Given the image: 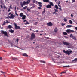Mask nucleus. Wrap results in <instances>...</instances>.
Here are the masks:
<instances>
[{
  "label": "nucleus",
  "instance_id": "obj_1",
  "mask_svg": "<svg viewBox=\"0 0 77 77\" xmlns=\"http://www.w3.org/2000/svg\"><path fill=\"white\" fill-rule=\"evenodd\" d=\"M63 52H64V53L67 54H68L69 56L70 55V54L72 52V50H67L66 51L65 50H63Z\"/></svg>",
  "mask_w": 77,
  "mask_h": 77
},
{
  "label": "nucleus",
  "instance_id": "obj_2",
  "mask_svg": "<svg viewBox=\"0 0 77 77\" xmlns=\"http://www.w3.org/2000/svg\"><path fill=\"white\" fill-rule=\"evenodd\" d=\"M1 33L2 34H4L5 36H7V37H9V35H8L7 32L6 31H4L3 30H1Z\"/></svg>",
  "mask_w": 77,
  "mask_h": 77
},
{
  "label": "nucleus",
  "instance_id": "obj_3",
  "mask_svg": "<svg viewBox=\"0 0 77 77\" xmlns=\"http://www.w3.org/2000/svg\"><path fill=\"white\" fill-rule=\"evenodd\" d=\"M14 26H15V29L16 30L21 29L20 27L19 26H17V24L16 23H14Z\"/></svg>",
  "mask_w": 77,
  "mask_h": 77
},
{
  "label": "nucleus",
  "instance_id": "obj_4",
  "mask_svg": "<svg viewBox=\"0 0 77 77\" xmlns=\"http://www.w3.org/2000/svg\"><path fill=\"white\" fill-rule=\"evenodd\" d=\"M20 5H21V7L23 8V5H25L26 4H27V3L26 2H25V1H24L23 2V3L22 2H20Z\"/></svg>",
  "mask_w": 77,
  "mask_h": 77
},
{
  "label": "nucleus",
  "instance_id": "obj_5",
  "mask_svg": "<svg viewBox=\"0 0 77 77\" xmlns=\"http://www.w3.org/2000/svg\"><path fill=\"white\" fill-rule=\"evenodd\" d=\"M31 37L30 38L31 40H32L34 38H35L36 36L35 35L34 33H32L31 35Z\"/></svg>",
  "mask_w": 77,
  "mask_h": 77
},
{
  "label": "nucleus",
  "instance_id": "obj_6",
  "mask_svg": "<svg viewBox=\"0 0 77 77\" xmlns=\"http://www.w3.org/2000/svg\"><path fill=\"white\" fill-rule=\"evenodd\" d=\"M63 43L64 45H67L68 46H69L70 45V43L64 41L63 42Z\"/></svg>",
  "mask_w": 77,
  "mask_h": 77
},
{
  "label": "nucleus",
  "instance_id": "obj_7",
  "mask_svg": "<svg viewBox=\"0 0 77 77\" xmlns=\"http://www.w3.org/2000/svg\"><path fill=\"white\" fill-rule=\"evenodd\" d=\"M66 32H67L68 33H70L72 32H75V31H74V30H71L70 29L67 30H66Z\"/></svg>",
  "mask_w": 77,
  "mask_h": 77
},
{
  "label": "nucleus",
  "instance_id": "obj_8",
  "mask_svg": "<svg viewBox=\"0 0 77 77\" xmlns=\"http://www.w3.org/2000/svg\"><path fill=\"white\" fill-rule=\"evenodd\" d=\"M15 15H13V14H11V16H8V17H9V18L14 19L15 17Z\"/></svg>",
  "mask_w": 77,
  "mask_h": 77
},
{
  "label": "nucleus",
  "instance_id": "obj_9",
  "mask_svg": "<svg viewBox=\"0 0 77 77\" xmlns=\"http://www.w3.org/2000/svg\"><path fill=\"white\" fill-rule=\"evenodd\" d=\"M47 25L49 26H52L53 25V24L51 23V22H50L47 23Z\"/></svg>",
  "mask_w": 77,
  "mask_h": 77
},
{
  "label": "nucleus",
  "instance_id": "obj_10",
  "mask_svg": "<svg viewBox=\"0 0 77 77\" xmlns=\"http://www.w3.org/2000/svg\"><path fill=\"white\" fill-rule=\"evenodd\" d=\"M38 3L39 4L38 5L40 7H42V3L41 2H38Z\"/></svg>",
  "mask_w": 77,
  "mask_h": 77
},
{
  "label": "nucleus",
  "instance_id": "obj_11",
  "mask_svg": "<svg viewBox=\"0 0 77 77\" xmlns=\"http://www.w3.org/2000/svg\"><path fill=\"white\" fill-rule=\"evenodd\" d=\"M9 32L11 33H13L14 32V30H12V29H11V30H9Z\"/></svg>",
  "mask_w": 77,
  "mask_h": 77
},
{
  "label": "nucleus",
  "instance_id": "obj_12",
  "mask_svg": "<svg viewBox=\"0 0 77 77\" xmlns=\"http://www.w3.org/2000/svg\"><path fill=\"white\" fill-rule=\"evenodd\" d=\"M72 38L75 41L77 40V39L75 36H74L73 35H72Z\"/></svg>",
  "mask_w": 77,
  "mask_h": 77
},
{
  "label": "nucleus",
  "instance_id": "obj_13",
  "mask_svg": "<svg viewBox=\"0 0 77 77\" xmlns=\"http://www.w3.org/2000/svg\"><path fill=\"white\" fill-rule=\"evenodd\" d=\"M58 31V29L57 27H56L55 29H54V32H55V33H57Z\"/></svg>",
  "mask_w": 77,
  "mask_h": 77
},
{
  "label": "nucleus",
  "instance_id": "obj_14",
  "mask_svg": "<svg viewBox=\"0 0 77 77\" xmlns=\"http://www.w3.org/2000/svg\"><path fill=\"white\" fill-rule=\"evenodd\" d=\"M23 56L26 57H28V56L26 54V53H24L23 54Z\"/></svg>",
  "mask_w": 77,
  "mask_h": 77
},
{
  "label": "nucleus",
  "instance_id": "obj_15",
  "mask_svg": "<svg viewBox=\"0 0 77 77\" xmlns=\"http://www.w3.org/2000/svg\"><path fill=\"white\" fill-rule=\"evenodd\" d=\"M46 7L47 8H51V6L50 5H47Z\"/></svg>",
  "mask_w": 77,
  "mask_h": 77
},
{
  "label": "nucleus",
  "instance_id": "obj_16",
  "mask_svg": "<svg viewBox=\"0 0 77 77\" xmlns=\"http://www.w3.org/2000/svg\"><path fill=\"white\" fill-rule=\"evenodd\" d=\"M25 15H23V13H21L20 14V17H22L23 16H24Z\"/></svg>",
  "mask_w": 77,
  "mask_h": 77
},
{
  "label": "nucleus",
  "instance_id": "obj_17",
  "mask_svg": "<svg viewBox=\"0 0 77 77\" xmlns=\"http://www.w3.org/2000/svg\"><path fill=\"white\" fill-rule=\"evenodd\" d=\"M22 17H22V19L24 20V19H25L26 16L25 15H24V16H23Z\"/></svg>",
  "mask_w": 77,
  "mask_h": 77
},
{
  "label": "nucleus",
  "instance_id": "obj_18",
  "mask_svg": "<svg viewBox=\"0 0 77 77\" xmlns=\"http://www.w3.org/2000/svg\"><path fill=\"white\" fill-rule=\"evenodd\" d=\"M26 2V3H27V4H29L30 2V0H27V2Z\"/></svg>",
  "mask_w": 77,
  "mask_h": 77
},
{
  "label": "nucleus",
  "instance_id": "obj_19",
  "mask_svg": "<svg viewBox=\"0 0 77 77\" xmlns=\"http://www.w3.org/2000/svg\"><path fill=\"white\" fill-rule=\"evenodd\" d=\"M8 29H12L13 28V27L11 25H9L8 26Z\"/></svg>",
  "mask_w": 77,
  "mask_h": 77
},
{
  "label": "nucleus",
  "instance_id": "obj_20",
  "mask_svg": "<svg viewBox=\"0 0 77 77\" xmlns=\"http://www.w3.org/2000/svg\"><path fill=\"white\" fill-rule=\"evenodd\" d=\"M73 27L72 25H67V26H66V27H67L68 28H70V27Z\"/></svg>",
  "mask_w": 77,
  "mask_h": 77
},
{
  "label": "nucleus",
  "instance_id": "obj_21",
  "mask_svg": "<svg viewBox=\"0 0 77 77\" xmlns=\"http://www.w3.org/2000/svg\"><path fill=\"white\" fill-rule=\"evenodd\" d=\"M43 1L44 2H49V0H43Z\"/></svg>",
  "mask_w": 77,
  "mask_h": 77
},
{
  "label": "nucleus",
  "instance_id": "obj_22",
  "mask_svg": "<svg viewBox=\"0 0 77 77\" xmlns=\"http://www.w3.org/2000/svg\"><path fill=\"white\" fill-rule=\"evenodd\" d=\"M40 62L41 63H46V62H45V61H44L42 60H41L40 61Z\"/></svg>",
  "mask_w": 77,
  "mask_h": 77
},
{
  "label": "nucleus",
  "instance_id": "obj_23",
  "mask_svg": "<svg viewBox=\"0 0 77 77\" xmlns=\"http://www.w3.org/2000/svg\"><path fill=\"white\" fill-rule=\"evenodd\" d=\"M63 67H66V68H68V67H69L70 66H63Z\"/></svg>",
  "mask_w": 77,
  "mask_h": 77
},
{
  "label": "nucleus",
  "instance_id": "obj_24",
  "mask_svg": "<svg viewBox=\"0 0 77 77\" xmlns=\"http://www.w3.org/2000/svg\"><path fill=\"white\" fill-rule=\"evenodd\" d=\"M72 61L75 62H77V58H75V59L74 60H72Z\"/></svg>",
  "mask_w": 77,
  "mask_h": 77
},
{
  "label": "nucleus",
  "instance_id": "obj_25",
  "mask_svg": "<svg viewBox=\"0 0 77 77\" xmlns=\"http://www.w3.org/2000/svg\"><path fill=\"white\" fill-rule=\"evenodd\" d=\"M63 34L64 35H68V34L66 32H63Z\"/></svg>",
  "mask_w": 77,
  "mask_h": 77
},
{
  "label": "nucleus",
  "instance_id": "obj_26",
  "mask_svg": "<svg viewBox=\"0 0 77 77\" xmlns=\"http://www.w3.org/2000/svg\"><path fill=\"white\" fill-rule=\"evenodd\" d=\"M50 5H51V6H54L53 3H52L51 2H50Z\"/></svg>",
  "mask_w": 77,
  "mask_h": 77
},
{
  "label": "nucleus",
  "instance_id": "obj_27",
  "mask_svg": "<svg viewBox=\"0 0 77 77\" xmlns=\"http://www.w3.org/2000/svg\"><path fill=\"white\" fill-rule=\"evenodd\" d=\"M54 11H55V12H58V10H57L56 9H54Z\"/></svg>",
  "mask_w": 77,
  "mask_h": 77
},
{
  "label": "nucleus",
  "instance_id": "obj_28",
  "mask_svg": "<svg viewBox=\"0 0 77 77\" xmlns=\"http://www.w3.org/2000/svg\"><path fill=\"white\" fill-rule=\"evenodd\" d=\"M55 8H56V9H58L59 8V7H58L57 5H55Z\"/></svg>",
  "mask_w": 77,
  "mask_h": 77
},
{
  "label": "nucleus",
  "instance_id": "obj_29",
  "mask_svg": "<svg viewBox=\"0 0 77 77\" xmlns=\"http://www.w3.org/2000/svg\"><path fill=\"white\" fill-rule=\"evenodd\" d=\"M45 9H44V11L42 12V14H45Z\"/></svg>",
  "mask_w": 77,
  "mask_h": 77
},
{
  "label": "nucleus",
  "instance_id": "obj_30",
  "mask_svg": "<svg viewBox=\"0 0 77 77\" xmlns=\"http://www.w3.org/2000/svg\"><path fill=\"white\" fill-rule=\"evenodd\" d=\"M36 0H32V3H33V4H34L35 3Z\"/></svg>",
  "mask_w": 77,
  "mask_h": 77
},
{
  "label": "nucleus",
  "instance_id": "obj_31",
  "mask_svg": "<svg viewBox=\"0 0 77 77\" xmlns=\"http://www.w3.org/2000/svg\"><path fill=\"white\" fill-rule=\"evenodd\" d=\"M69 23L70 24H72V22L71 20H69Z\"/></svg>",
  "mask_w": 77,
  "mask_h": 77
},
{
  "label": "nucleus",
  "instance_id": "obj_32",
  "mask_svg": "<svg viewBox=\"0 0 77 77\" xmlns=\"http://www.w3.org/2000/svg\"><path fill=\"white\" fill-rule=\"evenodd\" d=\"M0 3H1V4H2V5H3V4H4L2 0L0 1Z\"/></svg>",
  "mask_w": 77,
  "mask_h": 77
},
{
  "label": "nucleus",
  "instance_id": "obj_33",
  "mask_svg": "<svg viewBox=\"0 0 77 77\" xmlns=\"http://www.w3.org/2000/svg\"><path fill=\"white\" fill-rule=\"evenodd\" d=\"M29 24H30V23H28V22L27 21H26L25 25Z\"/></svg>",
  "mask_w": 77,
  "mask_h": 77
},
{
  "label": "nucleus",
  "instance_id": "obj_34",
  "mask_svg": "<svg viewBox=\"0 0 77 77\" xmlns=\"http://www.w3.org/2000/svg\"><path fill=\"white\" fill-rule=\"evenodd\" d=\"M6 22L5 21H4L3 24H2V25H5L6 24Z\"/></svg>",
  "mask_w": 77,
  "mask_h": 77
},
{
  "label": "nucleus",
  "instance_id": "obj_35",
  "mask_svg": "<svg viewBox=\"0 0 77 77\" xmlns=\"http://www.w3.org/2000/svg\"><path fill=\"white\" fill-rule=\"evenodd\" d=\"M27 8V6H26L25 7H23V9H26Z\"/></svg>",
  "mask_w": 77,
  "mask_h": 77
},
{
  "label": "nucleus",
  "instance_id": "obj_36",
  "mask_svg": "<svg viewBox=\"0 0 77 77\" xmlns=\"http://www.w3.org/2000/svg\"><path fill=\"white\" fill-rule=\"evenodd\" d=\"M63 20H64V21L65 22H67V20L66 19V18H64Z\"/></svg>",
  "mask_w": 77,
  "mask_h": 77
},
{
  "label": "nucleus",
  "instance_id": "obj_37",
  "mask_svg": "<svg viewBox=\"0 0 77 77\" xmlns=\"http://www.w3.org/2000/svg\"><path fill=\"white\" fill-rule=\"evenodd\" d=\"M58 5H59L60 4V1H58Z\"/></svg>",
  "mask_w": 77,
  "mask_h": 77
},
{
  "label": "nucleus",
  "instance_id": "obj_38",
  "mask_svg": "<svg viewBox=\"0 0 77 77\" xmlns=\"http://www.w3.org/2000/svg\"><path fill=\"white\" fill-rule=\"evenodd\" d=\"M66 73V71H65V72H61V74H62V73Z\"/></svg>",
  "mask_w": 77,
  "mask_h": 77
},
{
  "label": "nucleus",
  "instance_id": "obj_39",
  "mask_svg": "<svg viewBox=\"0 0 77 77\" xmlns=\"http://www.w3.org/2000/svg\"><path fill=\"white\" fill-rule=\"evenodd\" d=\"M75 0H72V3L75 2Z\"/></svg>",
  "mask_w": 77,
  "mask_h": 77
},
{
  "label": "nucleus",
  "instance_id": "obj_40",
  "mask_svg": "<svg viewBox=\"0 0 77 77\" xmlns=\"http://www.w3.org/2000/svg\"><path fill=\"white\" fill-rule=\"evenodd\" d=\"M15 14L17 16H18V14L16 13V11H15Z\"/></svg>",
  "mask_w": 77,
  "mask_h": 77
},
{
  "label": "nucleus",
  "instance_id": "obj_41",
  "mask_svg": "<svg viewBox=\"0 0 77 77\" xmlns=\"http://www.w3.org/2000/svg\"><path fill=\"white\" fill-rule=\"evenodd\" d=\"M12 59L13 60H16V59L15 58H13L12 57Z\"/></svg>",
  "mask_w": 77,
  "mask_h": 77
},
{
  "label": "nucleus",
  "instance_id": "obj_42",
  "mask_svg": "<svg viewBox=\"0 0 77 77\" xmlns=\"http://www.w3.org/2000/svg\"><path fill=\"white\" fill-rule=\"evenodd\" d=\"M38 8L39 9H42V8H41L40 7H38Z\"/></svg>",
  "mask_w": 77,
  "mask_h": 77
},
{
  "label": "nucleus",
  "instance_id": "obj_43",
  "mask_svg": "<svg viewBox=\"0 0 77 77\" xmlns=\"http://www.w3.org/2000/svg\"><path fill=\"white\" fill-rule=\"evenodd\" d=\"M12 8V5L11 4V5H10V8Z\"/></svg>",
  "mask_w": 77,
  "mask_h": 77
},
{
  "label": "nucleus",
  "instance_id": "obj_44",
  "mask_svg": "<svg viewBox=\"0 0 77 77\" xmlns=\"http://www.w3.org/2000/svg\"><path fill=\"white\" fill-rule=\"evenodd\" d=\"M34 5V4H32V3H31V4H30V5L31 6H32V5Z\"/></svg>",
  "mask_w": 77,
  "mask_h": 77
},
{
  "label": "nucleus",
  "instance_id": "obj_45",
  "mask_svg": "<svg viewBox=\"0 0 77 77\" xmlns=\"http://www.w3.org/2000/svg\"><path fill=\"white\" fill-rule=\"evenodd\" d=\"M58 54H59L60 56H61L62 55V54L60 53H58Z\"/></svg>",
  "mask_w": 77,
  "mask_h": 77
},
{
  "label": "nucleus",
  "instance_id": "obj_46",
  "mask_svg": "<svg viewBox=\"0 0 77 77\" xmlns=\"http://www.w3.org/2000/svg\"><path fill=\"white\" fill-rule=\"evenodd\" d=\"M19 40V39L18 38L17 39L16 41H17V43H18Z\"/></svg>",
  "mask_w": 77,
  "mask_h": 77
},
{
  "label": "nucleus",
  "instance_id": "obj_47",
  "mask_svg": "<svg viewBox=\"0 0 77 77\" xmlns=\"http://www.w3.org/2000/svg\"><path fill=\"white\" fill-rule=\"evenodd\" d=\"M58 6L59 7H60V8H62V7L59 4L58 5Z\"/></svg>",
  "mask_w": 77,
  "mask_h": 77
},
{
  "label": "nucleus",
  "instance_id": "obj_48",
  "mask_svg": "<svg viewBox=\"0 0 77 77\" xmlns=\"http://www.w3.org/2000/svg\"><path fill=\"white\" fill-rule=\"evenodd\" d=\"M61 8H59V9L60 10V11H62V9H61Z\"/></svg>",
  "mask_w": 77,
  "mask_h": 77
},
{
  "label": "nucleus",
  "instance_id": "obj_49",
  "mask_svg": "<svg viewBox=\"0 0 77 77\" xmlns=\"http://www.w3.org/2000/svg\"><path fill=\"white\" fill-rule=\"evenodd\" d=\"M65 24H64V23H62V24L61 25H62V26H63L64 25H65Z\"/></svg>",
  "mask_w": 77,
  "mask_h": 77
},
{
  "label": "nucleus",
  "instance_id": "obj_50",
  "mask_svg": "<svg viewBox=\"0 0 77 77\" xmlns=\"http://www.w3.org/2000/svg\"><path fill=\"white\" fill-rule=\"evenodd\" d=\"M75 29L77 31V27H75Z\"/></svg>",
  "mask_w": 77,
  "mask_h": 77
},
{
  "label": "nucleus",
  "instance_id": "obj_51",
  "mask_svg": "<svg viewBox=\"0 0 77 77\" xmlns=\"http://www.w3.org/2000/svg\"><path fill=\"white\" fill-rule=\"evenodd\" d=\"M27 10L28 11H30V9H28V8H27Z\"/></svg>",
  "mask_w": 77,
  "mask_h": 77
},
{
  "label": "nucleus",
  "instance_id": "obj_52",
  "mask_svg": "<svg viewBox=\"0 0 77 77\" xmlns=\"http://www.w3.org/2000/svg\"><path fill=\"white\" fill-rule=\"evenodd\" d=\"M32 7L34 8H35V5H33Z\"/></svg>",
  "mask_w": 77,
  "mask_h": 77
},
{
  "label": "nucleus",
  "instance_id": "obj_53",
  "mask_svg": "<svg viewBox=\"0 0 77 77\" xmlns=\"http://www.w3.org/2000/svg\"><path fill=\"white\" fill-rule=\"evenodd\" d=\"M72 34H70V38H71L72 37Z\"/></svg>",
  "mask_w": 77,
  "mask_h": 77
},
{
  "label": "nucleus",
  "instance_id": "obj_54",
  "mask_svg": "<svg viewBox=\"0 0 77 77\" xmlns=\"http://www.w3.org/2000/svg\"><path fill=\"white\" fill-rule=\"evenodd\" d=\"M1 8L2 9H3V6H2V5H1Z\"/></svg>",
  "mask_w": 77,
  "mask_h": 77
},
{
  "label": "nucleus",
  "instance_id": "obj_55",
  "mask_svg": "<svg viewBox=\"0 0 77 77\" xmlns=\"http://www.w3.org/2000/svg\"><path fill=\"white\" fill-rule=\"evenodd\" d=\"M27 20H24V21H23V22H26Z\"/></svg>",
  "mask_w": 77,
  "mask_h": 77
},
{
  "label": "nucleus",
  "instance_id": "obj_56",
  "mask_svg": "<svg viewBox=\"0 0 77 77\" xmlns=\"http://www.w3.org/2000/svg\"><path fill=\"white\" fill-rule=\"evenodd\" d=\"M7 24H8V23H9V22H8V21L7 20H6V22Z\"/></svg>",
  "mask_w": 77,
  "mask_h": 77
},
{
  "label": "nucleus",
  "instance_id": "obj_57",
  "mask_svg": "<svg viewBox=\"0 0 77 77\" xmlns=\"http://www.w3.org/2000/svg\"><path fill=\"white\" fill-rule=\"evenodd\" d=\"M6 7L5 6H4V9H6Z\"/></svg>",
  "mask_w": 77,
  "mask_h": 77
},
{
  "label": "nucleus",
  "instance_id": "obj_58",
  "mask_svg": "<svg viewBox=\"0 0 77 77\" xmlns=\"http://www.w3.org/2000/svg\"><path fill=\"white\" fill-rule=\"evenodd\" d=\"M10 11V9H8V12H9Z\"/></svg>",
  "mask_w": 77,
  "mask_h": 77
},
{
  "label": "nucleus",
  "instance_id": "obj_59",
  "mask_svg": "<svg viewBox=\"0 0 77 77\" xmlns=\"http://www.w3.org/2000/svg\"><path fill=\"white\" fill-rule=\"evenodd\" d=\"M33 11V12H38V11Z\"/></svg>",
  "mask_w": 77,
  "mask_h": 77
},
{
  "label": "nucleus",
  "instance_id": "obj_60",
  "mask_svg": "<svg viewBox=\"0 0 77 77\" xmlns=\"http://www.w3.org/2000/svg\"><path fill=\"white\" fill-rule=\"evenodd\" d=\"M11 47L13 46V45L12 44V43L11 44Z\"/></svg>",
  "mask_w": 77,
  "mask_h": 77
},
{
  "label": "nucleus",
  "instance_id": "obj_61",
  "mask_svg": "<svg viewBox=\"0 0 77 77\" xmlns=\"http://www.w3.org/2000/svg\"><path fill=\"white\" fill-rule=\"evenodd\" d=\"M57 14V13H55V12L53 13V14Z\"/></svg>",
  "mask_w": 77,
  "mask_h": 77
},
{
  "label": "nucleus",
  "instance_id": "obj_62",
  "mask_svg": "<svg viewBox=\"0 0 77 77\" xmlns=\"http://www.w3.org/2000/svg\"><path fill=\"white\" fill-rule=\"evenodd\" d=\"M11 14V13H9L8 14V15H10Z\"/></svg>",
  "mask_w": 77,
  "mask_h": 77
},
{
  "label": "nucleus",
  "instance_id": "obj_63",
  "mask_svg": "<svg viewBox=\"0 0 77 77\" xmlns=\"http://www.w3.org/2000/svg\"><path fill=\"white\" fill-rule=\"evenodd\" d=\"M71 16L72 17H73V15L72 14H71Z\"/></svg>",
  "mask_w": 77,
  "mask_h": 77
},
{
  "label": "nucleus",
  "instance_id": "obj_64",
  "mask_svg": "<svg viewBox=\"0 0 77 77\" xmlns=\"http://www.w3.org/2000/svg\"><path fill=\"white\" fill-rule=\"evenodd\" d=\"M35 3L36 4H37V3H38V1H35Z\"/></svg>",
  "mask_w": 77,
  "mask_h": 77
}]
</instances>
